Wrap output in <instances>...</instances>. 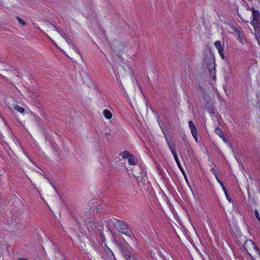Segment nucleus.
Wrapping results in <instances>:
<instances>
[{
  "label": "nucleus",
  "instance_id": "2",
  "mask_svg": "<svg viewBox=\"0 0 260 260\" xmlns=\"http://www.w3.org/2000/svg\"><path fill=\"white\" fill-rule=\"evenodd\" d=\"M204 62L206 64L211 75L215 76V66L214 58L211 52L206 51L204 53Z\"/></svg>",
  "mask_w": 260,
  "mask_h": 260
},
{
  "label": "nucleus",
  "instance_id": "27",
  "mask_svg": "<svg viewBox=\"0 0 260 260\" xmlns=\"http://www.w3.org/2000/svg\"><path fill=\"white\" fill-rule=\"evenodd\" d=\"M220 54V56H221V58H222V59H223L224 58V55H223V53H221V54Z\"/></svg>",
  "mask_w": 260,
  "mask_h": 260
},
{
  "label": "nucleus",
  "instance_id": "12",
  "mask_svg": "<svg viewBox=\"0 0 260 260\" xmlns=\"http://www.w3.org/2000/svg\"><path fill=\"white\" fill-rule=\"evenodd\" d=\"M103 114L104 116L108 119H111L112 116L111 112L107 109H105L104 110Z\"/></svg>",
  "mask_w": 260,
  "mask_h": 260
},
{
  "label": "nucleus",
  "instance_id": "15",
  "mask_svg": "<svg viewBox=\"0 0 260 260\" xmlns=\"http://www.w3.org/2000/svg\"><path fill=\"white\" fill-rule=\"evenodd\" d=\"M123 158H127L131 156V154H129V152L127 150H125L123 151L122 153L120 154Z\"/></svg>",
  "mask_w": 260,
  "mask_h": 260
},
{
  "label": "nucleus",
  "instance_id": "3",
  "mask_svg": "<svg viewBox=\"0 0 260 260\" xmlns=\"http://www.w3.org/2000/svg\"><path fill=\"white\" fill-rule=\"evenodd\" d=\"M116 244L120 254L125 260H134L135 255L132 251L126 248L117 241H116Z\"/></svg>",
  "mask_w": 260,
  "mask_h": 260
},
{
  "label": "nucleus",
  "instance_id": "9",
  "mask_svg": "<svg viewBox=\"0 0 260 260\" xmlns=\"http://www.w3.org/2000/svg\"><path fill=\"white\" fill-rule=\"evenodd\" d=\"M238 39L243 44L246 43V39L243 31H241L238 35Z\"/></svg>",
  "mask_w": 260,
  "mask_h": 260
},
{
  "label": "nucleus",
  "instance_id": "31",
  "mask_svg": "<svg viewBox=\"0 0 260 260\" xmlns=\"http://www.w3.org/2000/svg\"><path fill=\"white\" fill-rule=\"evenodd\" d=\"M50 183L51 184L52 186H53V187H54L55 189H56V188H55V186H54L53 185V184H52L50 181Z\"/></svg>",
  "mask_w": 260,
  "mask_h": 260
},
{
  "label": "nucleus",
  "instance_id": "19",
  "mask_svg": "<svg viewBox=\"0 0 260 260\" xmlns=\"http://www.w3.org/2000/svg\"><path fill=\"white\" fill-rule=\"evenodd\" d=\"M254 214H255V216L256 218L257 219L258 221L260 222V217L259 215L258 212L257 210H255L254 211Z\"/></svg>",
  "mask_w": 260,
  "mask_h": 260
},
{
  "label": "nucleus",
  "instance_id": "22",
  "mask_svg": "<svg viewBox=\"0 0 260 260\" xmlns=\"http://www.w3.org/2000/svg\"><path fill=\"white\" fill-rule=\"evenodd\" d=\"M192 136L193 137V138H194L196 141L197 142H198V134L197 133H196V134H192Z\"/></svg>",
  "mask_w": 260,
  "mask_h": 260
},
{
  "label": "nucleus",
  "instance_id": "21",
  "mask_svg": "<svg viewBox=\"0 0 260 260\" xmlns=\"http://www.w3.org/2000/svg\"><path fill=\"white\" fill-rule=\"evenodd\" d=\"M210 171L214 174V176H217V173H216L214 168H212L210 169Z\"/></svg>",
  "mask_w": 260,
  "mask_h": 260
},
{
  "label": "nucleus",
  "instance_id": "10",
  "mask_svg": "<svg viewBox=\"0 0 260 260\" xmlns=\"http://www.w3.org/2000/svg\"><path fill=\"white\" fill-rule=\"evenodd\" d=\"M128 162L131 165H135L138 162V160L134 155L131 154L128 158Z\"/></svg>",
  "mask_w": 260,
  "mask_h": 260
},
{
  "label": "nucleus",
  "instance_id": "23",
  "mask_svg": "<svg viewBox=\"0 0 260 260\" xmlns=\"http://www.w3.org/2000/svg\"><path fill=\"white\" fill-rule=\"evenodd\" d=\"M221 186L222 187V189L223 190L224 193H226V190L225 187L223 183L222 184H221Z\"/></svg>",
  "mask_w": 260,
  "mask_h": 260
},
{
  "label": "nucleus",
  "instance_id": "11",
  "mask_svg": "<svg viewBox=\"0 0 260 260\" xmlns=\"http://www.w3.org/2000/svg\"><path fill=\"white\" fill-rule=\"evenodd\" d=\"M48 25L49 26H50V25H52V26L53 27V29H54V30H56L57 31L59 34H60L61 35V36L64 38L66 40H67L68 39V37H67V35L64 34V33H62V32H60L56 28V26L55 25H52L51 24L49 23V24H48ZM68 42V41H67Z\"/></svg>",
  "mask_w": 260,
  "mask_h": 260
},
{
  "label": "nucleus",
  "instance_id": "7",
  "mask_svg": "<svg viewBox=\"0 0 260 260\" xmlns=\"http://www.w3.org/2000/svg\"><path fill=\"white\" fill-rule=\"evenodd\" d=\"M167 144L170 148V149L171 151V152L172 153L173 155H174L176 154V152L175 151V148L176 146L175 144L174 143H171L170 141L168 140L167 138H166Z\"/></svg>",
  "mask_w": 260,
  "mask_h": 260
},
{
  "label": "nucleus",
  "instance_id": "18",
  "mask_svg": "<svg viewBox=\"0 0 260 260\" xmlns=\"http://www.w3.org/2000/svg\"><path fill=\"white\" fill-rule=\"evenodd\" d=\"M16 19L18 20V22L21 24V25L25 26L26 25V23L24 20H23L22 19H21L20 17L18 16H16Z\"/></svg>",
  "mask_w": 260,
  "mask_h": 260
},
{
  "label": "nucleus",
  "instance_id": "13",
  "mask_svg": "<svg viewBox=\"0 0 260 260\" xmlns=\"http://www.w3.org/2000/svg\"><path fill=\"white\" fill-rule=\"evenodd\" d=\"M255 36L257 39L258 44L260 46V28L259 29H255Z\"/></svg>",
  "mask_w": 260,
  "mask_h": 260
},
{
  "label": "nucleus",
  "instance_id": "28",
  "mask_svg": "<svg viewBox=\"0 0 260 260\" xmlns=\"http://www.w3.org/2000/svg\"><path fill=\"white\" fill-rule=\"evenodd\" d=\"M214 176L216 178V179L217 181L220 180L219 178H218V176L217 174V176Z\"/></svg>",
  "mask_w": 260,
  "mask_h": 260
},
{
  "label": "nucleus",
  "instance_id": "25",
  "mask_svg": "<svg viewBox=\"0 0 260 260\" xmlns=\"http://www.w3.org/2000/svg\"><path fill=\"white\" fill-rule=\"evenodd\" d=\"M218 52H219V54H221V53H223V48H221V49H218Z\"/></svg>",
  "mask_w": 260,
  "mask_h": 260
},
{
  "label": "nucleus",
  "instance_id": "32",
  "mask_svg": "<svg viewBox=\"0 0 260 260\" xmlns=\"http://www.w3.org/2000/svg\"><path fill=\"white\" fill-rule=\"evenodd\" d=\"M20 260H28V259H25V258H24V259L20 258Z\"/></svg>",
  "mask_w": 260,
  "mask_h": 260
},
{
  "label": "nucleus",
  "instance_id": "26",
  "mask_svg": "<svg viewBox=\"0 0 260 260\" xmlns=\"http://www.w3.org/2000/svg\"><path fill=\"white\" fill-rule=\"evenodd\" d=\"M72 45H73V46H74V47L75 48V51H76L77 53H79V49H77V48H75V46H74V45L73 44V43H72Z\"/></svg>",
  "mask_w": 260,
  "mask_h": 260
},
{
  "label": "nucleus",
  "instance_id": "8",
  "mask_svg": "<svg viewBox=\"0 0 260 260\" xmlns=\"http://www.w3.org/2000/svg\"><path fill=\"white\" fill-rule=\"evenodd\" d=\"M188 126L190 129L191 134H196L197 133L196 126L192 121H188Z\"/></svg>",
  "mask_w": 260,
  "mask_h": 260
},
{
  "label": "nucleus",
  "instance_id": "29",
  "mask_svg": "<svg viewBox=\"0 0 260 260\" xmlns=\"http://www.w3.org/2000/svg\"><path fill=\"white\" fill-rule=\"evenodd\" d=\"M217 182L220 184V185L223 184L222 182L220 180H218Z\"/></svg>",
  "mask_w": 260,
  "mask_h": 260
},
{
  "label": "nucleus",
  "instance_id": "16",
  "mask_svg": "<svg viewBox=\"0 0 260 260\" xmlns=\"http://www.w3.org/2000/svg\"><path fill=\"white\" fill-rule=\"evenodd\" d=\"M14 109L21 113H23L24 112V108L18 105H15L14 106Z\"/></svg>",
  "mask_w": 260,
  "mask_h": 260
},
{
  "label": "nucleus",
  "instance_id": "5",
  "mask_svg": "<svg viewBox=\"0 0 260 260\" xmlns=\"http://www.w3.org/2000/svg\"><path fill=\"white\" fill-rule=\"evenodd\" d=\"M215 132L225 143H228L229 142V140L224 136L223 133L221 128L217 127L215 128Z\"/></svg>",
  "mask_w": 260,
  "mask_h": 260
},
{
  "label": "nucleus",
  "instance_id": "24",
  "mask_svg": "<svg viewBox=\"0 0 260 260\" xmlns=\"http://www.w3.org/2000/svg\"><path fill=\"white\" fill-rule=\"evenodd\" d=\"M254 248L255 249L256 251L259 254V249L255 245H253Z\"/></svg>",
  "mask_w": 260,
  "mask_h": 260
},
{
  "label": "nucleus",
  "instance_id": "1",
  "mask_svg": "<svg viewBox=\"0 0 260 260\" xmlns=\"http://www.w3.org/2000/svg\"><path fill=\"white\" fill-rule=\"evenodd\" d=\"M109 225L113 226L117 231L127 236V240L133 241L135 239V235L132 230L128 227L126 223L123 220L113 218L109 221Z\"/></svg>",
  "mask_w": 260,
  "mask_h": 260
},
{
  "label": "nucleus",
  "instance_id": "6",
  "mask_svg": "<svg viewBox=\"0 0 260 260\" xmlns=\"http://www.w3.org/2000/svg\"><path fill=\"white\" fill-rule=\"evenodd\" d=\"M173 156L174 157V159L177 163V165L178 166V167H179V169L180 170V171H181V172L182 173L183 176H184L186 180L187 181V177H186V174H185V173L184 172V170H183L182 167L181 166V165L179 161V158L178 157V156L177 155V153L173 155Z\"/></svg>",
  "mask_w": 260,
  "mask_h": 260
},
{
  "label": "nucleus",
  "instance_id": "30",
  "mask_svg": "<svg viewBox=\"0 0 260 260\" xmlns=\"http://www.w3.org/2000/svg\"><path fill=\"white\" fill-rule=\"evenodd\" d=\"M217 182L220 184V185L223 184L222 182L220 180H218Z\"/></svg>",
  "mask_w": 260,
  "mask_h": 260
},
{
  "label": "nucleus",
  "instance_id": "17",
  "mask_svg": "<svg viewBox=\"0 0 260 260\" xmlns=\"http://www.w3.org/2000/svg\"><path fill=\"white\" fill-rule=\"evenodd\" d=\"M214 44L217 50L222 48L221 42L219 41H216Z\"/></svg>",
  "mask_w": 260,
  "mask_h": 260
},
{
  "label": "nucleus",
  "instance_id": "4",
  "mask_svg": "<svg viewBox=\"0 0 260 260\" xmlns=\"http://www.w3.org/2000/svg\"><path fill=\"white\" fill-rule=\"evenodd\" d=\"M253 19L251 21V24L254 29H259L260 28V12L255 10L254 8L251 9Z\"/></svg>",
  "mask_w": 260,
  "mask_h": 260
},
{
  "label": "nucleus",
  "instance_id": "20",
  "mask_svg": "<svg viewBox=\"0 0 260 260\" xmlns=\"http://www.w3.org/2000/svg\"><path fill=\"white\" fill-rule=\"evenodd\" d=\"M225 193V195L226 196V199L229 201V202H231L232 201V199L231 198L229 197V196L228 195V192L227 191H226V193Z\"/></svg>",
  "mask_w": 260,
  "mask_h": 260
},
{
  "label": "nucleus",
  "instance_id": "14",
  "mask_svg": "<svg viewBox=\"0 0 260 260\" xmlns=\"http://www.w3.org/2000/svg\"><path fill=\"white\" fill-rule=\"evenodd\" d=\"M232 29L235 32L237 33V35L241 32L242 31L241 28L239 26H232L231 27Z\"/></svg>",
  "mask_w": 260,
  "mask_h": 260
}]
</instances>
